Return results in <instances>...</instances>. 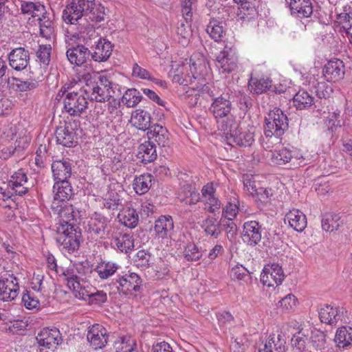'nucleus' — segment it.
<instances>
[{"mask_svg":"<svg viewBox=\"0 0 352 352\" xmlns=\"http://www.w3.org/2000/svg\"><path fill=\"white\" fill-rule=\"evenodd\" d=\"M119 221L126 227L133 228L138 223V214L133 208H124L120 211L118 215Z\"/></svg>","mask_w":352,"mask_h":352,"instance_id":"nucleus-35","label":"nucleus"},{"mask_svg":"<svg viewBox=\"0 0 352 352\" xmlns=\"http://www.w3.org/2000/svg\"><path fill=\"white\" fill-rule=\"evenodd\" d=\"M118 270V266L110 262H101L99 263L95 271L101 279H107L111 276Z\"/></svg>","mask_w":352,"mask_h":352,"instance_id":"nucleus-50","label":"nucleus"},{"mask_svg":"<svg viewBox=\"0 0 352 352\" xmlns=\"http://www.w3.org/2000/svg\"><path fill=\"white\" fill-rule=\"evenodd\" d=\"M52 47L50 45H41L36 52L37 57L40 62L44 65H47L50 60V52Z\"/></svg>","mask_w":352,"mask_h":352,"instance_id":"nucleus-59","label":"nucleus"},{"mask_svg":"<svg viewBox=\"0 0 352 352\" xmlns=\"http://www.w3.org/2000/svg\"><path fill=\"white\" fill-rule=\"evenodd\" d=\"M118 281L120 286H125L126 285L131 286H140L142 283L140 276L136 273L130 272L120 278Z\"/></svg>","mask_w":352,"mask_h":352,"instance_id":"nucleus-56","label":"nucleus"},{"mask_svg":"<svg viewBox=\"0 0 352 352\" xmlns=\"http://www.w3.org/2000/svg\"><path fill=\"white\" fill-rule=\"evenodd\" d=\"M157 156L156 146L153 142L148 140L139 146L138 157L142 163H151L156 160Z\"/></svg>","mask_w":352,"mask_h":352,"instance_id":"nucleus-32","label":"nucleus"},{"mask_svg":"<svg viewBox=\"0 0 352 352\" xmlns=\"http://www.w3.org/2000/svg\"><path fill=\"white\" fill-rule=\"evenodd\" d=\"M204 203L206 209L211 213L215 212L221 208V202L214 195L204 199Z\"/></svg>","mask_w":352,"mask_h":352,"instance_id":"nucleus-64","label":"nucleus"},{"mask_svg":"<svg viewBox=\"0 0 352 352\" xmlns=\"http://www.w3.org/2000/svg\"><path fill=\"white\" fill-rule=\"evenodd\" d=\"M184 256L187 261H196L201 258L202 253L195 243H188L184 248Z\"/></svg>","mask_w":352,"mask_h":352,"instance_id":"nucleus-55","label":"nucleus"},{"mask_svg":"<svg viewBox=\"0 0 352 352\" xmlns=\"http://www.w3.org/2000/svg\"><path fill=\"white\" fill-rule=\"evenodd\" d=\"M170 74L172 75L173 80L179 84L188 85L192 84L194 82L188 63L182 64L173 63Z\"/></svg>","mask_w":352,"mask_h":352,"instance_id":"nucleus-23","label":"nucleus"},{"mask_svg":"<svg viewBox=\"0 0 352 352\" xmlns=\"http://www.w3.org/2000/svg\"><path fill=\"white\" fill-rule=\"evenodd\" d=\"M239 6L237 16L242 21H250L256 14V8L251 0H233Z\"/></svg>","mask_w":352,"mask_h":352,"instance_id":"nucleus-34","label":"nucleus"},{"mask_svg":"<svg viewBox=\"0 0 352 352\" xmlns=\"http://www.w3.org/2000/svg\"><path fill=\"white\" fill-rule=\"evenodd\" d=\"M176 35L178 42L182 45L188 44L192 36L190 22L179 21L176 28Z\"/></svg>","mask_w":352,"mask_h":352,"instance_id":"nucleus-39","label":"nucleus"},{"mask_svg":"<svg viewBox=\"0 0 352 352\" xmlns=\"http://www.w3.org/2000/svg\"><path fill=\"white\" fill-rule=\"evenodd\" d=\"M153 176L149 173L142 174L134 179L133 186L138 195L147 192L152 186Z\"/></svg>","mask_w":352,"mask_h":352,"instance_id":"nucleus-38","label":"nucleus"},{"mask_svg":"<svg viewBox=\"0 0 352 352\" xmlns=\"http://www.w3.org/2000/svg\"><path fill=\"white\" fill-rule=\"evenodd\" d=\"M206 234L217 238L221 232V227L230 229L228 233L233 232L232 236L234 234L236 230V224L233 222H224V221H218L214 217H208L203 221L201 226Z\"/></svg>","mask_w":352,"mask_h":352,"instance_id":"nucleus-15","label":"nucleus"},{"mask_svg":"<svg viewBox=\"0 0 352 352\" xmlns=\"http://www.w3.org/2000/svg\"><path fill=\"white\" fill-rule=\"evenodd\" d=\"M77 122H65L57 126L55 131L56 142L67 147L74 146L76 140L75 128L77 127Z\"/></svg>","mask_w":352,"mask_h":352,"instance_id":"nucleus-11","label":"nucleus"},{"mask_svg":"<svg viewBox=\"0 0 352 352\" xmlns=\"http://www.w3.org/2000/svg\"><path fill=\"white\" fill-rule=\"evenodd\" d=\"M27 183L28 177L26 173L23 169H19L12 175L8 182V186L16 195L21 196L28 192L29 188L27 186Z\"/></svg>","mask_w":352,"mask_h":352,"instance_id":"nucleus-25","label":"nucleus"},{"mask_svg":"<svg viewBox=\"0 0 352 352\" xmlns=\"http://www.w3.org/2000/svg\"><path fill=\"white\" fill-rule=\"evenodd\" d=\"M292 160L291 165L294 166H303L311 162V158L310 155L307 152L294 148L292 149Z\"/></svg>","mask_w":352,"mask_h":352,"instance_id":"nucleus-47","label":"nucleus"},{"mask_svg":"<svg viewBox=\"0 0 352 352\" xmlns=\"http://www.w3.org/2000/svg\"><path fill=\"white\" fill-rule=\"evenodd\" d=\"M174 228L173 220L170 215H162L155 223L154 230L159 237L170 236Z\"/></svg>","mask_w":352,"mask_h":352,"instance_id":"nucleus-31","label":"nucleus"},{"mask_svg":"<svg viewBox=\"0 0 352 352\" xmlns=\"http://www.w3.org/2000/svg\"><path fill=\"white\" fill-rule=\"evenodd\" d=\"M218 324L221 329L226 333L235 326V320L232 315L226 311L217 314Z\"/></svg>","mask_w":352,"mask_h":352,"instance_id":"nucleus-45","label":"nucleus"},{"mask_svg":"<svg viewBox=\"0 0 352 352\" xmlns=\"http://www.w3.org/2000/svg\"><path fill=\"white\" fill-rule=\"evenodd\" d=\"M346 311L343 307L327 305L319 311V318L322 323L336 326L344 318Z\"/></svg>","mask_w":352,"mask_h":352,"instance_id":"nucleus-12","label":"nucleus"},{"mask_svg":"<svg viewBox=\"0 0 352 352\" xmlns=\"http://www.w3.org/2000/svg\"><path fill=\"white\" fill-rule=\"evenodd\" d=\"M272 85V80L268 77H251L248 87L251 92L256 94H263L268 90Z\"/></svg>","mask_w":352,"mask_h":352,"instance_id":"nucleus-37","label":"nucleus"},{"mask_svg":"<svg viewBox=\"0 0 352 352\" xmlns=\"http://www.w3.org/2000/svg\"><path fill=\"white\" fill-rule=\"evenodd\" d=\"M87 98L78 92H69L64 98V109L73 117H79L87 108Z\"/></svg>","mask_w":352,"mask_h":352,"instance_id":"nucleus-8","label":"nucleus"},{"mask_svg":"<svg viewBox=\"0 0 352 352\" xmlns=\"http://www.w3.org/2000/svg\"><path fill=\"white\" fill-rule=\"evenodd\" d=\"M90 52L87 47L78 45L67 50L66 55L68 60L72 65L82 66L86 63Z\"/></svg>","mask_w":352,"mask_h":352,"instance_id":"nucleus-26","label":"nucleus"},{"mask_svg":"<svg viewBox=\"0 0 352 352\" xmlns=\"http://www.w3.org/2000/svg\"><path fill=\"white\" fill-rule=\"evenodd\" d=\"M231 110L232 102L228 98L219 96L213 100L210 111L216 120L220 132L228 133L236 124V119L231 113Z\"/></svg>","mask_w":352,"mask_h":352,"instance_id":"nucleus-1","label":"nucleus"},{"mask_svg":"<svg viewBox=\"0 0 352 352\" xmlns=\"http://www.w3.org/2000/svg\"><path fill=\"white\" fill-rule=\"evenodd\" d=\"M6 135L5 138H2V144L0 145V157L3 159H8L11 157L14 152H16V148L11 144H9L10 140H12L15 134L14 133V130L12 128L10 129L9 131L4 133Z\"/></svg>","mask_w":352,"mask_h":352,"instance_id":"nucleus-40","label":"nucleus"},{"mask_svg":"<svg viewBox=\"0 0 352 352\" xmlns=\"http://www.w3.org/2000/svg\"><path fill=\"white\" fill-rule=\"evenodd\" d=\"M323 76L328 82H337L344 76V65L342 60L338 58L329 60L322 69Z\"/></svg>","mask_w":352,"mask_h":352,"instance_id":"nucleus-14","label":"nucleus"},{"mask_svg":"<svg viewBox=\"0 0 352 352\" xmlns=\"http://www.w3.org/2000/svg\"><path fill=\"white\" fill-rule=\"evenodd\" d=\"M46 262L49 269L54 271L63 280L67 282V286H75V284L80 285L81 282L86 283L84 278L74 274L72 269L64 270L63 267H58L56 260L52 254L46 255Z\"/></svg>","mask_w":352,"mask_h":352,"instance_id":"nucleus-10","label":"nucleus"},{"mask_svg":"<svg viewBox=\"0 0 352 352\" xmlns=\"http://www.w3.org/2000/svg\"><path fill=\"white\" fill-rule=\"evenodd\" d=\"M19 294L18 288L0 287V300L3 301L12 300Z\"/></svg>","mask_w":352,"mask_h":352,"instance_id":"nucleus-60","label":"nucleus"},{"mask_svg":"<svg viewBox=\"0 0 352 352\" xmlns=\"http://www.w3.org/2000/svg\"><path fill=\"white\" fill-rule=\"evenodd\" d=\"M288 129L287 116L279 108L270 111L266 118L265 134L266 136L276 138L281 137Z\"/></svg>","mask_w":352,"mask_h":352,"instance_id":"nucleus-4","label":"nucleus"},{"mask_svg":"<svg viewBox=\"0 0 352 352\" xmlns=\"http://www.w3.org/2000/svg\"><path fill=\"white\" fill-rule=\"evenodd\" d=\"M285 274L277 263L265 265L261 274V282L263 286H279L285 279Z\"/></svg>","mask_w":352,"mask_h":352,"instance_id":"nucleus-9","label":"nucleus"},{"mask_svg":"<svg viewBox=\"0 0 352 352\" xmlns=\"http://www.w3.org/2000/svg\"><path fill=\"white\" fill-rule=\"evenodd\" d=\"M244 190L252 197L256 195V191L259 188L260 184L256 180L252 175H244L243 177Z\"/></svg>","mask_w":352,"mask_h":352,"instance_id":"nucleus-54","label":"nucleus"},{"mask_svg":"<svg viewBox=\"0 0 352 352\" xmlns=\"http://www.w3.org/2000/svg\"><path fill=\"white\" fill-rule=\"evenodd\" d=\"M52 209L54 213L57 214L59 218L60 225H72V221H74L79 214L72 204L67 202L52 204Z\"/></svg>","mask_w":352,"mask_h":352,"instance_id":"nucleus-16","label":"nucleus"},{"mask_svg":"<svg viewBox=\"0 0 352 352\" xmlns=\"http://www.w3.org/2000/svg\"><path fill=\"white\" fill-rule=\"evenodd\" d=\"M135 346L133 339L129 336H124L116 343V352H133Z\"/></svg>","mask_w":352,"mask_h":352,"instance_id":"nucleus-53","label":"nucleus"},{"mask_svg":"<svg viewBox=\"0 0 352 352\" xmlns=\"http://www.w3.org/2000/svg\"><path fill=\"white\" fill-rule=\"evenodd\" d=\"M206 32L214 41H220L224 34L222 22L214 19L210 20L207 25Z\"/></svg>","mask_w":352,"mask_h":352,"instance_id":"nucleus-44","label":"nucleus"},{"mask_svg":"<svg viewBox=\"0 0 352 352\" xmlns=\"http://www.w3.org/2000/svg\"><path fill=\"white\" fill-rule=\"evenodd\" d=\"M57 232L56 241L63 249L68 252H73L79 248L80 236L73 225H60L57 228Z\"/></svg>","mask_w":352,"mask_h":352,"instance_id":"nucleus-6","label":"nucleus"},{"mask_svg":"<svg viewBox=\"0 0 352 352\" xmlns=\"http://www.w3.org/2000/svg\"><path fill=\"white\" fill-rule=\"evenodd\" d=\"M29 60V52L23 47L15 48L8 55L9 65L16 71H21L26 68Z\"/></svg>","mask_w":352,"mask_h":352,"instance_id":"nucleus-18","label":"nucleus"},{"mask_svg":"<svg viewBox=\"0 0 352 352\" xmlns=\"http://www.w3.org/2000/svg\"><path fill=\"white\" fill-rule=\"evenodd\" d=\"M86 84L83 91L91 100L97 102H104L111 97V82L106 76L100 75L98 80L93 81L90 74L85 76Z\"/></svg>","mask_w":352,"mask_h":352,"instance_id":"nucleus-2","label":"nucleus"},{"mask_svg":"<svg viewBox=\"0 0 352 352\" xmlns=\"http://www.w3.org/2000/svg\"><path fill=\"white\" fill-rule=\"evenodd\" d=\"M38 23L41 36L47 39L50 38L54 33L52 21L49 19L48 16H47L45 17L44 20L39 21Z\"/></svg>","mask_w":352,"mask_h":352,"instance_id":"nucleus-57","label":"nucleus"},{"mask_svg":"<svg viewBox=\"0 0 352 352\" xmlns=\"http://www.w3.org/2000/svg\"><path fill=\"white\" fill-rule=\"evenodd\" d=\"M142 96L140 91L136 89L131 88L124 93L121 101L127 107H133L140 102Z\"/></svg>","mask_w":352,"mask_h":352,"instance_id":"nucleus-48","label":"nucleus"},{"mask_svg":"<svg viewBox=\"0 0 352 352\" xmlns=\"http://www.w3.org/2000/svg\"><path fill=\"white\" fill-rule=\"evenodd\" d=\"M338 219L339 217L336 214H325L321 221L322 230L329 232L337 230L340 226Z\"/></svg>","mask_w":352,"mask_h":352,"instance_id":"nucleus-52","label":"nucleus"},{"mask_svg":"<svg viewBox=\"0 0 352 352\" xmlns=\"http://www.w3.org/2000/svg\"><path fill=\"white\" fill-rule=\"evenodd\" d=\"M238 58L224 56H218L217 58V67L222 73H230L237 69Z\"/></svg>","mask_w":352,"mask_h":352,"instance_id":"nucleus-42","label":"nucleus"},{"mask_svg":"<svg viewBox=\"0 0 352 352\" xmlns=\"http://www.w3.org/2000/svg\"><path fill=\"white\" fill-rule=\"evenodd\" d=\"M261 226L256 221H247L243 225V239L248 245L258 244L262 238Z\"/></svg>","mask_w":352,"mask_h":352,"instance_id":"nucleus-19","label":"nucleus"},{"mask_svg":"<svg viewBox=\"0 0 352 352\" xmlns=\"http://www.w3.org/2000/svg\"><path fill=\"white\" fill-rule=\"evenodd\" d=\"M133 262L138 268L146 270L153 263V257L148 251L140 250L133 256Z\"/></svg>","mask_w":352,"mask_h":352,"instance_id":"nucleus-43","label":"nucleus"},{"mask_svg":"<svg viewBox=\"0 0 352 352\" xmlns=\"http://www.w3.org/2000/svg\"><path fill=\"white\" fill-rule=\"evenodd\" d=\"M52 171L54 180L68 181L72 175V166L69 160H55L52 164Z\"/></svg>","mask_w":352,"mask_h":352,"instance_id":"nucleus-27","label":"nucleus"},{"mask_svg":"<svg viewBox=\"0 0 352 352\" xmlns=\"http://www.w3.org/2000/svg\"><path fill=\"white\" fill-rule=\"evenodd\" d=\"M115 245L121 252H128L134 247L133 239L130 234H120L115 239Z\"/></svg>","mask_w":352,"mask_h":352,"instance_id":"nucleus-51","label":"nucleus"},{"mask_svg":"<svg viewBox=\"0 0 352 352\" xmlns=\"http://www.w3.org/2000/svg\"><path fill=\"white\" fill-rule=\"evenodd\" d=\"M178 199L186 205H195L199 201V192L190 185L184 186L178 193Z\"/></svg>","mask_w":352,"mask_h":352,"instance_id":"nucleus-36","label":"nucleus"},{"mask_svg":"<svg viewBox=\"0 0 352 352\" xmlns=\"http://www.w3.org/2000/svg\"><path fill=\"white\" fill-rule=\"evenodd\" d=\"M307 338L300 331L294 334L292 338V344L298 351H301L305 349Z\"/></svg>","mask_w":352,"mask_h":352,"instance_id":"nucleus-62","label":"nucleus"},{"mask_svg":"<svg viewBox=\"0 0 352 352\" xmlns=\"http://www.w3.org/2000/svg\"><path fill=\"white\" fill-rule=\"evenodd\" d=\"M132 76L143 80H152L151 73L145 68L135 63L132 67Z\"/></svg>","mask_w":352,"mask_h":352,"instance_id":"nucleus-61","label":"nucleus"},{"mask_svg":"<svg viewBox=\"0 0 352 352\" xmlns=\"http://www.w3.org/2000/svg\"><path fill=\"white\" fill-rule=\"evenodd\" d=\"M239 203L237 199L228 202L223 210V216L229 221L234 219L239 212Z\"/></svg>","mask_w":352,"mask_h":352,"instance_id":"nucleus-58","label":"nucleus"},{"mask_svg":"<svg viewBox=\"0 0 352 352\" xmlns=\"http://www.w3.org/2000/svg\"><path fill=\"white\" fill-rule=\"evenodd\" d=\"M294 107L298 110L309 109L315 103L314 97L305 89H300L292 98Z\"/></svg>","mask_w":352,"mask_h":352,"instance_id":"nucleus-30","label":"nucleus"},{"mask_svg":"<svg viewBox=\"0 0 352 352\" xmlns=\"http://www.w3.org/2000/svg\"><path fill=\"white\" fill-rule=\"evenodd\" d=\"M113 45L105 38H100L96 42L91 53V57L96 62H104L111 56L113 52Z\"/></svg>","mask_w":352,"mask_h":352,"instance_id":"nucleus-22","label":"nucleus"},{"mask_svg":"<svg viewBox=\"0 0 352 352\" xmlns=\"http://www.w3.org/2000/svg\"><path fill=\"white\" fill-rule=\"evenodd\" d=\"M335 342L339 348H344L352 342V328L342 327L339 328L334 338Z\"/></svg>","mask_w":352,"mask_h":352,"instance_id":"nucleus-41","label":"nucleus"},{"mask_svg":"<svg viewBox=\"0 0 352 352\" xmlns=\"http://www.w3.org/2000/svg\"><path fill=\"white\" fill-rule=\"evenodd\" d=\"M108 337L107 329L101 324H94L88 328L87 339L95 349L104 347L107 343Z\"/></svg>","mask_w":352,"mask_h":352,"instance_id":"nucleus-13","label":"nucleus"},{"mask_svg":"<svg viewBox=\"0 0 352 352\" xmlns=\"http://www.w3.org/2000/svg\"><path fill=\"white\" fill-rule=\"evenodd\" d=\"M36 340L41 352H48V350L54 351L61 343L62 338L58 329L44 328L38 333Z\"/></svg>","mask_w":352,"mask_h":352,"instance_id":"nucleus-7","label":"nucleus"},{"mask_svg":"<svg viewBox=\"0 0 352 352\" xmlns=\"http://www.w3.org/2000/svg\"><path fill=\"white\" fill-rule=\"evenodd\" d=\"M289 7L292 14L298 18H308L313 13L311 0H291Z\"/></svg>","mask_w":352,"mask_h":352,"instance_id":"nucleus-28","label":"nucleus"},{"mask_svg":"<svg viewBox=\"0 0 352 352\" xmlns=\"http://www.w3.org/2000/svg\"><path fill=\"white\" fill-rule=\"evenodd\" d=\"M22 300L24 302L25 307L28 309H36L40 306V302L38 298L34 297L28 292L26 294H24Z\"/></svg>","mask_w":352,"mask_h":352,"instance_id":"nucleus-63","label":"nucleus"},{"mask_svg":"<svg viewBox=\"0 0 352 352\" xmlns=\"http://www.w3.org/2000/svg\"><path fill=\"white\" fill-rule=\"evenodd\" d=\"M95 6V0H70L63 12V19L69 24H75L84 14L91 12Z\"/></svg>","mask_w":352,"mask_h":352,"instance_id":"nucleus-3","label":"nucleus"},{"mask_svg":"<svg viewBox=\"0 0 352 352\" xmlns=\"http://www.w3.org/2000/svg\"><path fill=\"white\" fill-rule=\"evenodd\" d=\"M151 119V115L148 111L138 109L132 113L130 122L132 126L144 131L150 129Z\"/></svg>","mask_w":352,"mask_h":352,"instance_id":"nucleus-29","label":"nucleus"},{"mask_svg":"<svg viewBox=\"0 0 352 352\" xmlns=\"http://www.w3.org/2000/svg\"><path fill=\"white\" fill-rule=\"evenodd\" d=\"M230 276L233 280L240 281V285L248 284V280L250 279L248 271L241 265H236L232 267L230 271Z\"/></svg>","mask_w":352,"mask_h":352,"instance_id":"nucleus-46","label":"nucleus"},{"mask_svg":"<svg viewBox=\"0 0 352 352\" xmlns=\"http://www.w3.org/2000/svg\"><path fill=\"white\" fill-rule=\"evenodd\" d=\"M280 336H270L264 345V352H284L285 342L279 338Z\"/></svg>","mask_w":352,"mask_h":352,"instance_id":"nucleus-49","label":"nucleus"},{"mask_svg":"<svg viewBox=\"0 0 352 352\" xmlns=\"http://www.w3.org/2000/svg\"><path fill=\"white\" fill-rule=\"evenodd\" d=\"M284 221L285 223H287L289 227L299 232H302L307 224L306 215L296 208H292L286 213Z\"/></svg>","mask_w":352,"mask_h":352,"instance_id":"nucleus-20","label":"nucleus"},{"mask_svg":"<svg viewBox=\"0 0 352 352\" xmlns=\"http://www.w3.org/2000/svg\"><path fill=\"white\" fill-rule=\"evenodd\" d=\"M270 160L272 164L279 166L287 164H291L292 160V149L283 146L271 151Z\"/></svg>","mask_w":352,"mask_h":352,"instance_id":"nucleus-33","label":"nucleus"},{"mask_svg":"<svg viewBox=\"0 0 352 352\" xmlns=\"http://www.w3.org/2000/svg\"><path fill=\"white\" fill-rule=\"evenodd\" d=\"M54 199L52 204L65 203L74 195L72 187L68 181H56L53 186Z\"/></svg>","mask_w":352,"mask_h":352,"instance_id":"nucleus-21","label":"nucleus"},{"mask_svg":"<svg viewBox=\"0 0 352 352\" xmlns=\"http://www.w3.org/2000/svg\"><path fill=\"white\" fill-rule=\"evenodd\" d=\"M148 141L156 142L160 146H166L169 144L170 133L166 127L155 124L150 127L147 133Z\"/></svg>","mask_w":352,"mask_h":352,"instance_id":"nucleus-24","label":"nucleus"},{"mask_svg":"<svg viewBox=\"0 0 352 352\" xmlns=\"http://www.w3.org/2000/svg\"><path fill=\"white\" fill-rule=\"evenodd\" d=\"M226 140L240 146H250L254 142L255 128L254 126H239L236 121L234 126L230 129V131L221 132Z\"/></svg>","mask_w":352,"mask_h":352,"instance_id":"nucleus-5","label":"nucleus"},{"mask_svg":"<svg viewBox=\"0 0 352 352\" xmlns=\"http://www.w3.org/2000/svg\"><path fill=\"white\" fill-rule=\"evenodd\" d=\"M188 65L193 81L197 80L201 85H204L208 72L205 58L202 56L197 58L195 56H192Z\"/></svg>","mask_w":352,"mask_h":352,"instance_id":"nucleus-17","label":"nucleus"}]
</instances>
